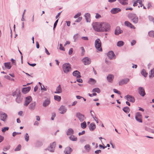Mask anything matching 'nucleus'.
<instances>
[{
	"label": "nucleus",
	"instance_id": "nucleus-1",
	"mask_svg": "<svg viewBox=\"0 0 154 154\" xmlns=\"http://www.w3.org/2000/svg\"><path fill=\"white\" fill-rule=\"evenodd\" d=\"M110 26L108 23L104 22L101 23V32H108L110 30Z\"/></svg>",
	"mask_w": 154,
	"mask_h": 154
},
{
	"label": "nucleus",
	"instance_id": "nucleus-2",
	"mask_svg": "<svg viewBox=\"0 0 154 154\" xmlns=\"http://www.w3.org/2000/svg\"><path fill=\"white\" fill-rule=\"evenodd\" d=\"M128 16L129 19L131 20L134 23L136 24L138 22V18L135 14L130 13L128 14Z\"/></svg>",
	"mask_w": 154,
	"mask_h": 154
},
{
	"label": "nucleus",
	"instance_id": "nucleus-3",
	"mask_svg": "<svg viewBox=\"0 0 154 154\" xmlns=\"http://www.w3.org/2000/svg\"><path fill=\"white\" fill-rule=\"evenodd\" d=\"M93 28L94 30L98 32H101V23L99 22L94 23L92 24Z\"/></svg>",
	"mask_w": 154,
	"mask_h": 154
},
{
	"label": "nucleus",
	"instance_id": "nucleus-4",
	"mask_svg": "<svg viewBox=\"0 0 154 154\" xmlns=\"http://www.w3.org/2000/svg\"><path fill=\"white\" fill-rule=\"evenodd\" d=\"M95 46L96 49L98 51H102V49L101 48V42L99 38L95 40Z\"/></svg>",
	"mask_w": 154,
	"mask_h": 154
},
{
	"label": "nucleus",
	"instance_id": "nucleus-5",
	"mask_svg": "<svg viewBox=\"0 0 154 154\" xmlns=\"http://www.w3.org/2000/svg\"><path fill=\"white\" fill-rule=\"evenodd\" d=\"M63 69L64 73H67L71 69L70 65L69 63H65L63 65Z\"/></svg>",
	"mask_w": 154,
	"mask_h": 154
},
{
	"label": "nucleus",
	"instance_id": "nucleus-6",
	"mask_svg": "<svg viewBox=\"0 0 154 154\" xmlns=\"http://www.w3.org/2000/svg\"><path fill=\"white\" fill-rule=\"evenodd\" d=\"M56 145V143L54 142L50 144V145L47 148L45 149V150H48L51 152H54L55 150V148Z\"/></svg>",
	"mask_w": 154,
	"mask_h": 154
},
{
	"label": "nucleus",
	"instance_id": "nucleus-7",
	"mask_svg": "<svg viewBox=\"0 0 154 154\" xmlns=\"http://www.w3.org/2000/svg\"><path fill=\"white\" fill-rule=\"evenodd\" d=\"M7 117L8 116L6 113L0 111V120L5 122L7 121Z\"/></svg>",
	"mask_w": 154,
	"mask_h": 154
},
{
	"label": "nucleus",
	"instance_id": "nucleus-8",
	"mask_svg": "<svg viewBox=\"0 0 154 154\" xmlns=\"http://www.w3.org/2000/svg\"><path fill=\"white\" fill-rule=\"evenodd\" d=\"M142 117V115L140 112H138L136 113L135 116V119L138 122L140 123H142L143 122Z\"/></svg>",
	"mask_w": 154,
	"mask_h": 154
},
{
	"label": "nucleus",
	"instance_id": "nucleus-9",
	"mask_svg": "<svg viewBox=\"0 0 154 154\" xmlns=\"http://www.w3.org/2000/svg\"><path fill=\"white\" fill-rule=\"evenodd\" d=\"M76 116L80 122H83L85 119L84 116L79 112L76 113Z\"/></svg>",
	"mask_w": 154,
	"mask_h": 154
},
{
	"label": "nucleus",
	"instance_id": "nucleus-10",
	"mask_svg": "<svg viewBox=\"0 0 154 154\" xmlns=\"http://www.w3.org/2000/svg\"><path fill=\"white\" fill-rule=\"evenodd\" d=\"M32 98L30 96H28L25 98L24 105L26 106H28L29 103L32 101Z\"/></svg>",
	"mask_w": 154,
	"mask_h": 154
},
{
	"label": "nucleus",
	"instance_id": "nucleus-11",
	"mask_svg": "<svg viewBox=\"0 0 154 154\" xmlns=\"http://www.w3.org/2000/svg\"><path fill=\"white\" fill-rule=\"evenodd\" d=\"M138 93L142 97H144L146 94L144 89L143 87H140L138 88Z\"/></svg>",
	"mask_w": 154,
	"mask_h": 154
},
{
	"label": "nucleus",
	"instance_id": "nucleus-12",
	"mask_svg": "<svg viewBox=\"0 0 154 154\" xmlns=\"http://www.w3.org/2000/svg\"><path fill=\"white\" fill-rule=\"evenodd\" d=\"M82 61L84 63V64L85 65H89L91 63V60L90 59L87 57H85L83 58Z\"/></svg>",
	"mask_w": 154,
	"mask_h": 154
},
{
	"label": "nucleus",
	"instance_id": "nucleus-13",
	"mask_svg": "<svg viewBox=\"0 0 154 154\" xmlns=\"http://www.w3.org/2000/svg\"><path fill=\"white\" fill-rule=\"evenodd\" d=\"M125 98L128 101L134 103L135 101V99L133 97L130 95H127L125 96Z\"/></svg>",
	"mask_w": 154,
	"mask_h": 154
},
{
	"label": "nucleus",
	"instance_id": "nucleus-14",
	"mask_svg": "<svg viewBox=\"0 0 154 154\" xmlns=\"http://www.w3.org/2000/svg\"><path fill=\"white\" fill-rule=\"evenodd\" d=\"M107 56L110 60L112 59L113 57H114V58H115V54L112 51H109L108 52Z\"/></svg>",
	"mask_w": 154,
	"mask_h": 154
},
{
	"label": "nucleus",
	"instance_id": "nucleus-15",
	"mask_svg": "<svg viewBox=\"0 0 154 154\" xmlns=\"http://www.w3.org/2000/svg\"><path fill=\"white\" fill-rule=\"evenodd\" d=\"M129 81V79L128 78H126L123 79L119 82V85H122L124 84L127 83Z\"/></svg>",
	"mask_w": 154,
	"mask_h": 154
},
{
	"label": "nucleus",
	"instance_id": "nucleus-16",
	"mask_svg": "<svg viewBox=\"0 0 154 154\" xmlns=\"http://www.w3.org/2000/svg\"><path fill=\"white\" fill-rule=\"evenodd\" d=\"M122 32L123 31L121 29L120 27L117 26L115 30V34L116 35H118L122 33Z\"/></svg>",
	"mask_w": 154,
	"mask_h": 154
},
{
	"label": "nucleus",
	"instance_id": "nucleus-17",
	"mask_svg": "<svg viewBox=\"0 0 154 154\" xmlns=\"http://www.w3.org/2000/svg\"><path fill=\"white\" fill-rule=\"evenodd\" d=\"M51 103L50 99L47 98L45 100L43 103V106L44 107H46L48 106Z\"/></svg>",
	"mask_w": 154,
	"mask_h": 154
},
{
	"label": "nucleus",
	"instance_id": "nucleus-18",
	"mask_svg": "<svg viewBox=\"0 0 154 154\" xmlns=\"http://www.w3.org/2000/svg\"><path fill=\"white\" fill-rule=\"evenodd\" d=\"M59 110L60 111V113L63 114L66 112L67 109L65 106H61Z\"/></svg>",
	"mask_w": 154,
	"mask_h": 154
},
{
	"label": "nucleus",
	"instance_id": "nucleus-19",
	"mask_svg": "<svg viewBox=\"0 0 154 154\" xmlns=\"http://www.w3.org/2000/svg\"><path fill=\"white\" fill-rule=\"evenodd\" d=\"M36 103L35 102H32L29 105V108L31 110H33L35 109V108Z\"/></svg>",
	"mask_w": 154,
	"mask_h": 154
},
{
	"label": "nucleus",
	"instance_id": "nucleus-20",
	"mask_svg": "<svg viewBox=\"0 0 154 154\" xmlns=\"http://www.w3.org/2000/svg\"><path fill=\"white\" fill-rule=\"evenodd\" d=\"M121 11V9L119 8H112L111 11V13L115 14Z\"/></svg>",
	"mask_w": 154,
	"mask_h": 154
},
{
	"label": "nucleus",
	"instance_id": "nucleus-21",
	"mask_svg": "<svg viewBox=\"0 0 154 154\" xmlns=\"http://www.w3.org/2000/svg\"><path fill=\"white\" fill-rule=\"evenodd\" d=\"M114 78V76L112 74H109L107 77V79L108 82H112Z\"/></svg>",
	"mask_w": 154,
	"mask_h": 154
},
{
	"label": "nucleus",
	"instance_id": "nucleus-22",
	"mask_svg": "<svg viewBox=\"0 0 154 154\" xmlns=\"http://www.w3.org/2000/svg\"><path fill=\"white\" fill-rule=\"evenodd\" d=\"M62 89L61 88V85H59L56 88V91H55L54 93L55 94H60L62 93Z\"/></svg>",
	"mask_w": 154,
	"mask_h": 154
},
{
	"label": "nucleus",
	"instance_id": "nucleus-23",
	"mask_svg": "<svg viewBox=\"0 0 154 154\" xmlns=\"http://www.w3.org/2000/svg\"><path fill=\"white\" fill-rule=\"evenodd\" d=\"M72 75L75 76H76L77 78L81 77L80 72L77 70H75L72 73Z\"/></svg>",
	"mask_w": 154,
	"mask_h": 154
},
{
	"label": "nucleus",
	"instance_id": "nucleus-24",
	"mask_svg": "<svg viewBox=\"0 0 154 154\" xmlns=\"http://www.w3.org/2000/svg\"><path fill=\"white\" fill-rule=\"evenodd\" d=\"M17 97L16 99V102L18 103H20L23 100V98L21 97L20 94L16 96Z\"/></svg>",
	"mask_w": 154,
	"mask_h": 154
},
{
	"label": "nucleus",
	"instance_id": "nucleus-25",
	"mask_svg": "<svg viewBox=\"0 0 154 154\" xmlns=\"http://www.w3.org/2000/svg\"><path fill=\"white\" fill-rule=\"evenodd\" d=\"M124 24L125 26L130 27L131 28L134 29L135 28L134 26L132 25L131 23L128 21H125Z\"/></svg>",
	"mask_w": 154,
	"mask_h": 154
},
{
	"label": "nucleus",
	"instance_id": "nucleus-26",
	"mask_svg": "<svg viewBox=\"0 0 154 154\" xmlns=\"http://www.w3.org/2000/svg\"><path fill=\"white\" fill-rule=\"evenodd\" d=\"M72 151V149L70 147H68L66 148L64 152L65 154H70Z\"/></svg>",
	"mask_w": 154,
	"mask_h": 154
},
{
	"label": "nucleus",
	"instance_id": "nucleus-27",
	"mask_svg": "<svg viewBox=\"0 0 154 154\" xmlns=\"http://www.w3.org/2000/svg\"><path fill=\"white\" fill-rule=\"evenodd\" d=\"M31 89L30 87H28L26 88H22V91L24 94H26L29 92Z\"/></svg>",
	"mask_w": 154,
	"mask_h": 154
},
{
	"label": "nucleus",
	"instance_id": "nucleus-28",
	"mask_svg": "<svg viewBox=\"0 0 154 154\" xmlns=\"http://www.w3.org/2000/svg\"><path fill=\"white\" fill-rule=\"evenodd\" d=\"M74 131L73 129L71 128H69L67 130L66 134L68 136L71 135L74 133Z\"/></svg>",
	"mask_w": 154,
	"mask_h": 154
},
{
	"label": "nucleus",
	"instance_id": "nucleus-29",
	"mask_svg": "<svg viewBox=\"0 0 154 154\" xmlns=\"http://www.w3.org/2000/svg\"><path fill=\"white\" fill-rule=\"evenodd\" d=\"M85 17L86 22H90V14L88 13H86L85 15Z\"/></svg>",
	"mask_w": 154,
	"mask_h": 154
},
{
	"label": "nucleus",
	"instance_id": "nucleus-30",
	"mask_svg": "<svg viewBox=\"0 0 154 154\" xmlns=\"http://www.w3.org/2000/svg\"><path fill=\"white\" fill-rule=\"evenodd\" d=\"M90 130L91 131H93L96 128V125L94 123H92L89 126Z\"/></svg>",
	"mask_w": 154,
	"mask_h": 154
},
{
	"label": "nucleus",
	"instance_id": "nucleus-31",
	"mask_svg": "<svg viewBox=\"0 0 154 154\" xmlns=\"http://www.w3.org/2000/svg\"><path fill=\"white\" fill-rule=\"evenodd\" d=\"M20 94V91L19 89H16L12 94V96L13 97L17 96Z\"/></svg>",
	"mask_w": 154,
	"mask_h": 154
},
{
	"label": "nucleus",
	"instance_id": "nucleus-32",
	"mask_svg": "<svg viewBox=\"0 0 154 154\" xmlns=\"http://www.w3.org/2000/svg\"><path fill=\"white\" fill-rule=\"evenodd\" d=\"M120 3L123 5H126L128 4V0H118Z\"/></svg>",
	"mask_w": 154,
	"mask_h": 154
},
{
	"label": "nucleus",
	"instance_id": "nucleus-33",
	"mask_svg": "<svg viewBox=\"0 0 154 154\" xmlns=\"http://www.w3.org/2000/svg\"><path fill=\"white\" fill-rule=\"evenodd\" d=\"M69 139L72 141H76L77 140V138L74 135H71L69 137Z\"/></svg>",
	"mask_w": 154,
	"mask_h": 154
},
{
	"label": "nucleus",
	"instance_id": "nucleus-34",
	"mask_svg": "<svg viewBox=\"0 0 154 154\" xmlns=\"http://www.w3.org/2000/svg\"><path fill=\"white\" fill-rule=\"evenodd\" d=\"M4 65L5 67L8 69H10L11 67V66L10 65V62L5 63Z\"/></svg>",
	"mask_w": 154,
	"mask_h": 154
},
{
	"label": "nucleus",
	"instance_id": "nucleus-35",
	"mask_svg": "<svg viewBox=\"0 0 154 154\" xmlns=\"http://www.w3.org/2000/svg\"><path fill=\"white\" fill-rule=\"evenodd\" d=\"M123 110L125 113H128L130 111V108L127 106H125L123 109Z\"/></svg>",
	"mask_w": 154,
	"mask_h": 154
},
{
	"label": "nucleus",
	"instance_id": "nucleus-36",
	"mask_svg": "<svg viewBox=\"0 0 154 154\" xmlns=\"http://www.w3.org/2000/svg\"><path fill=\"white\" fill-rule=\"evenodd\" d=\"M154 76V68L151 70L150 73H149V78H152Z\"/></svg>",
	"mask_w": 154,
	"mask_h": 154
},
{
	"label": "nucleus",
	"instance_id": "nucleus-37",
	"mask_svg": "<svg viewBox=\"0 0 154 154\" xmlns=\"http://www.w3.org/2000/svg\"><path fill=\"white\" fill-rule=\"evenodd\" d=\"M141 74L142 75L146 77L147 76V73L144 69H143L141 71Z\"/></svg>",
	"mask_w": 154,
	"mask_h": 154
},
{
	"label": "nucleus",
	"instance_id": "nucleus-38",
	"mask_svg": "<svg viewBox=\"0 0 154 154\" xmlns=\"http://www.w3.org/2000/svg\"><path fill=\"white\" fill-rule=\"evenodd\" d=\"M54 99L55 100L59 102L60 101L61 98L60 96L55 95L54 96Z\"/></svg>",
	"mask_w": 154,
	"mask_h": 154
},
{
	"label": "nucleus",
	"instance_id": "nucleus-39",
	"mask_svg": "<svg viewBox=\"0 0 154 154\" xmlns=\"http://www.w3.org/2000/svg\"><path fill=\"white\" fill-rule=\"evenodd\" d=\"M124 45V42L122 41H119L117 43V46L119 47L122 46Z\"/></svg>",
	"mask_w": 154,
	"mask_h": 154
},
{
	"label": "nucleus",
	"instance_id": "nucleus-40",
	"mask_svg": "<svg viewBox=\"0 0 154 154\" xmlns=\"http://www.w3.org/2000/svg\"><path fill=\"white\" fill-rule=\"evenodd\" d=\"M92 92H97L98 93H99L100 92V90L98 88H94L92 90Z\"/></svg>",
	"mask_w": 154,
	"mask_h": 154
},
{
	"label": "nucleus",
	"instance_id": "nucleus-41",
	"mask_svg": "<svg viewBox=\"0 0 154 154\" xmlns=\"http://www.w3.org/2000/svg\"><path fill=\"white\" fill-rule=\"evenodd\" d=\"M96 82V81L92 78H90L89 80V83L90 84H94Z\"/></svg>",
	"mask_w": 154,
	"mask_h": 154
},
{
	"label": "nucleus",
	"instance_id": "nucleus-42",
	"mask_svg": "<svg viewBox=\"0 0 154 154\" xmlns=\"http://www.w3.org/2000/svg\"><path fill=\"white\" fill-rule=\"evenodd\" d=\"M81 127L82 128L84 129L87 126L86 123L85 122H84L81 124Z\"/></svg>",
	"mask_w": 154,
	"mask_h": 154
},
{
	"label": "nucleus",
	"instance_id": "nucleus-43",
	"mask_svg": "<svg viewBox=\"0 0 154 154\" xmlns=\"http://www.w3.org/2000/svg\"><path fill=\"white\" fill-rule=\"evenodd\" d=\"M21 145L20 144H19L17 146L16 148L14 149V150L15 151H19L21 149Z\"/></svg>",
	"mask_w": 154,
	"mask_h": 154
},
{
	"label": "nucleus",
	"instance_id": "nucleus-44",
	"mask_svg": "<svg viewBox=\"0 0 154 154\" xmlns=\"http://www.w3.org/2000/svg\"><path fill=\"white\" fill-rule=\"evenodd\" d=\"M29 136L28 134L27 133H26V134L25 135L24 138H25V140L26 142H28L29 140Z\"/></svg>",
	"mask_w": 154,
	"mask_h": 154
},
{
	"label": "nucleus",
	"instance_id": "nucleus-45",
	"mask_svg": "<svg viewBox=\"0 0 154 154\" xmlns=\"http://www.w3.org/2000/svg\"><path fill=\"white\" fill-rule=\"evenodd\" d=\"M43 145V143L42 142L38 141L36 143V146L37 147H40L42 146Z\"/></svg>",
	"mask_w": 154,
	"mask_h": 154
},
{
	"label": "nucleus",
	"instance_id": "nucleus-46",
	"mask_svg": "<svg viewBox=\"0 0 154 154\" xmlns=\"http://www.w3.org/2000/svg\"><path fill=\"white\" fill-rule=\"evenodd\" d=\"M85 149L87 151H89L90 149V146L89 144H87L85 146Z\"/></svg>",
	"mask_w": 154,
	"mask_h": 154
},
{
	"label": "nucleus",
	"instance_id": "nucleus-47",
	"mask_svg": "<svg viewBox=\"0 0 154 154\" xmlns=\"http://www.w3.org/2000/svg\"><path fill=\"white\" fill-rule=\"evenodd\" d=\"M149 35L151 37H154V31H151L149 32Z\"/></svg>",
	"mask_w": 154,
	"mask_h": 154
},
{
	"label": "nucleus",
	"instance_id": "nucleus-48",
	"mask_svg": "<svg viewBox=\"0 0 154 154\" xmlns=\"http://www.w3.org/2000/svg\"><path fill=\"white\" fill-rule=\"evenodd\" d=\"M9 127H4L3 128H2V132H4L8 130L9 129Z\"/></svg>",
	"mask_w": 154,
	"mask_h": 154
},
{
	"label": "nucleus",
	"instance_id": "nucleus-49",
	"mask_svg": "<svg viewBox=\"0 0 154 154\" xmlns=\"http://www.w3.org/2000/svg\"><path fill=\"white\" fill-rule=\"evenodd\" d=\"M59 49H60V50H62V51H65V49L64 48V47H63V46L62 44H60Z\"/></svg>",
	"mask_w": 154,
	"mask_h": 154
},
{
	"label": "nucleus",
	"instance_id": "nucleus-50",
	"mask_svg": "<svg viewBox=\"0 0 154 154\" xmlns=\"http://www.w3.org/2000/svg\"><path fill=\"white\" fill-rule=\"evenodd\" d=\"M20 134H21V132H14L12 134V136L13 137H14L16 135Z\"/></svg>",
	"mask_w": 154,
	"mask_h": 154
},
{
	"label": "nucleus",
	"instance_id": "nucleus-51",
	"mask_svg": "<svg viewBox=\"0 0 154 154\" xmlns=\"http://www.w3.org/2000/svg\"><path fill=\"white\" fill-rule=\"evenodd\" d=\"M113 91L114 92L120 95L121 94L120 92L119 91H118L116 89H113Z\"/></svg>",
	"mask_w": 154,
	"mask_h": 154
},
{
	"label": "nucleus",
	"instance_id": "nucleus-52",
	"mask_svg": "<svg viewBox=\"0 0 154 154\" xmlns=\"http://www.w3.org/2000/svg\"><path fill=\"white\" fill-rule=\"evenodd\" d=\"M132 2H133L134 4L133 5V6L134 7L136 6L137 5L138 2L137 1H135V0H133Z\"/></svg>",
	"mask_w": 154,
	"mask_h": 154
},
{
	"label": "nucleus",
	"instance_id": "nucleus-53",
	"mask_svg": "<svg viewBox=\"0 0 154 154\" xmlns=\"http://www.w3.org/2000/svg\"><path fill=\"white\" fill-rule=\"evenodd\" d=\"M73 51V48H70L69 51V52H68L69 54V55H71L72 54Z\"/></svg>",
	"mask_w": 154,
	"mask_h": 154
},
{
	"label": "nucleus",
	"instance_id": "nucleus-54",
	"mask_svg": "<svg viewBox=\"0 0 154 154\" xmlns=\"http://www.w3.org/2000/svg\"><path fill=\"white\" fill-rule=\"evenodd\" d=\"M81 15V14L80 13H78L77 14H76L74 17V18H76L79 17Z\"/></svg>",
	"mask_w": 154,
	"mask_h": 154
},
{
	"label": "nucleus",
	"instance_id": "nucleus-55",
	"mask_svg": "<svg viewBox=\"0 0 154 154\" xmlns=\"http://www.w3.org/2000/svg\"><path fill=\"white\" fill-rule=\"evenodd\" d=\"M10 146H8L6 147H5L3 149V150L4 151H6L8 150V149H10Z\"/></svg>",
	"mask_w": 154,
	"mask_h": 154
},
{
	"label": "nucleus",
	"instance_id": "nucleus-56",
	"mask_svg": "<svg viewBox=\"0 0 154 154\" xmlns=\"http://www.w3.org/2000/svg\"><path fill=\"white\" fill-rule=\"evenodd\" d=\"M101 17V16L98 13L96 14L95 18L96 19H99Z\"/></svg>",
	"mask_w": 154,
	"mask_h": 154
},
{
	"label": "nucleus",
	"instance_id": "nucleus-57",
	"mask_svg": "<svg viewBox=\"0 0 154 154\" xmlns=\"http://www.w3.org/2000/svg\"><path fill=\"white\" fill-rule=\"evenodd\" d=\"M82 19V17H79L75 21V22H80Z\"/></svg>",
	"mask_w": 154,
	"mask_h": 154
},
{
	"label": "nucleus",
	"instance_id": "nucleus-58",
	"mask_svg": "<svg viewBox=\"0 0 154 154\" xmlns=\"http://www.w3.org/2000/svg\"><path fill=\"white\" fill-rule=\"evenodd\" d=\"M92 112H93L92 111H90V113H91V116H92V117L94 119H95V118L97 119V118L96 116H94V115L92 113Z\"/></svg>",
	"mask_w": 154,
	"mask_h": 154
},
{
	"label": "nucleus",
	"instance_id": "nucleus-59",
	"mask_svg": "<svg viewBox=\"0 0 154 154\" xmlns=\"http://www.w3.org/2000/svg\"><path fill=\"white\" fill-rule=\"evenodd\" d=\"M76 81L79 83H82L83 82V80L82 79H77L76 80Z\"/></svg>",
	"mask_w": 154,
	"mask_h": 154
},
{
	"label": "nucleus",
	"instance_id": "nucleus-60",
	"mask_svg": "<svg viewBox=\"0 0 154 154\" xmlns=\"http://www.w3.org/2000/svg\"><path fill=\"white\" fill-rule=\"evenodd\" d=\"M81 38L84 40H88V37L86 36H83Z\"/></svg>",
	"mask_w": 154,
	"mask_h": 154
},
{
	"label": "nucleus",
	"instance_id": "nucleus-61",
	"mask_svg": "<svg viewBox=\"0 0 154 154\" xmlns=\"http://www.w3.org/2000/svg\"><path fill=\"white\" fill-rule=\"evenodd\" d=\"M85 131L84 130V131H82V132H79V136H80L81 135L84 134H85Z\"/></svg>",
	"mask_w": 154,
	"mask_h": 154
},
{
	"label": "nucleus",
	"instance_id": "nucleus-62",
	"mask_svg": "<svg viewBox=\"0 0 154 154\" xmlns=\"http://www.w3.org/2000/svg\"><path fill=\"white\" fill-rule=\"evenodd\" d=\"M136 43V42L135 40H133L131 42V45L132 46L134 45Z\"/></svg>",
	"mask_w": 154,
	"mask_h": 154
},
{
	"label": "nucleus",
	"instance_id": "nucleus-63",
	"mask_svg": "<svg viewBox=\"0 0 154 154\" xmlns=\"http://www.w3.org/2000/svg\"><path fill=\"white\" fill-rule=\"evenodd\" d=\"M28 63L29 65L32 67H34L36 65V64L35 63L31 64L29 63V62H28Z\"/></svg>",
	"mask_w": 154,
	"mask_h": 154
},
{
	"label": "nucleus",
	"instance_id": "nucleus-64",
	"mask_svg": "<svg viewBox=\"0 0 154 154\" xmlns=\"http://www.w3.org/2000/svg\"><path fill=\"white\" fill-rule=\"evenodd\" d=\"M138 3L140 5V6L141 7H142L143 6V5L142 4V2L141 0H139V1L138 2Z\"/></svg>",
	"mask_w": 154,
	"mask_h": 154
}]
</instances>
